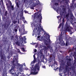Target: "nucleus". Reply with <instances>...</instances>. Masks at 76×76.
<instances>
[{"label":"nucleus","mask_w":76,"mask_h":76,"mask_svg":"<svg viewBox=\"0 0 76 76\" xmlns=\"http://www.w3.org/2000/svg\"><path fill=\"white\" fill-rule=\"evenodd\" d=\"M24 66H25V65L24 64Z\"/></svg>","instance_id":"f704fd0d"},{"label":"nucleus","mask_w":76,"mask_h":76,"mask_svg":"<svg viewBox=\"0 0 76 76\" xmlns=\"http://www.w3.org/2000/svg\"><path fill=\"white\" fill-rule=\"evenodd\" d=\"M55 5H57V6L58 5V4H57V3H55Z\"/></svg>","instance_id":"b1692460"},{"label":"nucleus","mask_w":76,"mask_h":76,"mask_svg":"<svg viewBox=\"0 0 76 76\" xmlns=\"http://www.w3.org/2000/svg\"><path fill=\"white\" fill-rule=\"evenodd\" d=\"M68 43L66 42V46H67L68 45Z\"/></svg>","instance_id":"9b49d317"},{"label":"nucleus","mask_w":76,"mask_h":76,"mask_svg":"<svg viewBox=\"0 0 76 76\" xmlns=\"http://www.w3.org/2000/svg\"><path fill=\"white\" fill-rule=\"evenodd\" d=\"M16 22H17V21H14L13 22V23L14 24H15V23H16Z\"/></svg>","instance_id":"1a4fd4ad"},{"label":"nucleus","mask_w":76,"mask_h":76,"mask_svg":"<svg viewBox=\"0 0 76 76\" xmlns=\"http://www.w3.org/2000/svg\"><path fill=\"white\" fill-rule=\"evenodd\" d=\"M31 44H32V43H31Z\"/></svg>","instance_id":"e433bc0d"},{"label":"nucleus","mask_w":76,"mask_h":76,"mask_svg":"<svg viewBox=\"0 0 76 76\" xmlns=\"http://www.w3.org/2000/svg\"><path fill=\"white\" fill-rule=\"evenodd\" d=\"M70 59H69V61H70Z\"/></svg>","instance_id":"c9c22d12"},{"label":"nucleus","mask_w":76,"mask_h":76,"mask_svg":"<svg viewBox=\"0 0 76 76\" xmlns=\"http://www.w3.org/2000/svg\"><path fill=\"white\" fill-rule=\"evenodd\" d=\"M68 29H69V27H66V30H67Z\"/></svg>","instance_id":"dca6fc26"},{"label":"nucleus","mask_w":76,"mask_h":76,"mask_svg":"<svg viewBox=\"0 0 76 76\" xmlns=\"http://www.w3.org/2000/svg\"><path fill=\"white\" fill-rule=\"evenodd\" d=\"M27 76V75H26V76Z\"/></svg>","instance_id":"58836bf2"},{"label":"nucleus","mask_w":76,"mask_h":76,"mask_svg":"<svg viewBox=\"0 0 76 76\" xmlns=\"http://www.w3.org/2000/svg\"><path fill=\"white\" fill-rule=\"evenodd\" d=\"M18 73H19V72H18Z\"/></svg>","instance_id":"4c0bfd02"},{"label":"nucleus","mask_w":76,"mask_h":76,"mask_svg":"<svg viewBox=\"0 0 76 76\" xmlns=\"http://www.w3.org/2000/svg\"><path fill=\"white\" fill-rule=\"evenodd\" d=\"M66 17H68V15H66Z\"/></svg>","instance_id":"cd10ccee"},{"label":"nucleus","mask_w":76,"mask_h":76,"mask_svg":"<svg viewBox=\"0 0 76 76\" xmlns=\"http://www.w3.org/2000/svg\"><path fill=\"white\" fill-rule=\"evenodd\" d=\"M38 17L39 18H40V19H42V16H41V15L40 14L38 16Z\"/></svg>","instance_id":"20e7f679"},{"label":"nucleus","mask_w":76,"mask_h":76,"mask_svg":"<svg viewBox=\"0 0 76 76\" xmlns=\"http://www.w3.org/2000/svg\"><path fill=\"white\" fill-rule=\"evenodd\" d=\"M64 42H63V43L62 44H61L62 45H64Z\"/></svg>","instance_id":"f8f14e48"},{"label":"nucleus","mask_w":76,"mask_h":76,"mask_svg":"<svg viewBox=\"0 0 76 76\" xmlns=\"http://www.w3.org/2000/svg\"><path fill=\"white\" fill-rule=\"evenodd\" d=\"M20 54H22V53H20Z\"/></svg>","instance_id":"72a5a7b5"},{"label":"nucleus","mask_w":76,"mask_h":76,"mask_svg":"<svg viewBox=\"0 0 76 76\" xmlns=\"http://www.w3.org/2000/svg\"><path fill=\"white\" fill-rule=\"evenodd\" d=\"M21 50H22L23 51H25V49L24 48H21Z\"/></svg>","instance_id":"423d86ee"},{"label":"nucleus","mask_w":76,"mask_h":76,"mask_svg":"<svg viewBox=\"0 0 76 76\" xmlns=\"http://www.w3.org/2000/svg\"><path fill=\"white\" fill-rule=\"evenodd\" d=\"M60 18V16H58L57 17V18Z\"/></svg>","instance_id":"393cba45"},{"label":"nucleus","mask_w":76,"mask_h":76,"mask_svg":"<svg viewBox=\"0 0 76 76\" xmlns=\"http://www.w3.org/2000/svg\"><path fill=\"white\" fill-rule=\"evenodd\" d=\"M35 63V60L34 59V60L32 62L31 64H31H34V63Z\"/></svg>","instance_id":"39448f33"},{"label":"nucleus","mask_w":76,"mask_h":76,"mask_svg":"<svg viewBox=\"0 0 76 76\" xmlns=\"http://www.w3.org/2000/svg\"><path fill=\"white\" fill-rule=\"evenodd\" d=\"M41 22V21H40V22Z\"/></svg>","instance_id":"a19ab883"},{"label":"nucleus","mask_w":76,"mask_h":76,"mask_svg":"<svg viewBox=\"0 0 76 76\" xmlns=\"http://www.w3.org/2000/svg\"><path fill=\"white\" fill-rule=\"evenodd\" d=\"M34 59H35V55H34L33 56Z\"/></svg>","instance_id":"4be33fe9"},{"label":"nucleus","mask_w":76,"mask_h":76,"mask_svg":"<svg viewBox=\"0 0 76 76\" xmlns=\"http://www.w3.org/2000/svg\"><path fill=\"white\" fill-rule=\"evenodd\" d=\"M30 68L31 69V72L34 75L38 74V73L39 70V66L38 64H37L35 66L31 65Z\"/></svg>","instance_id":"f257e3e1"},{"label":"nucleus","mask_w":76,"mask_h":76,"mask_svg":"<svg viewBox=\"0 0 76 76\" xmlns=\"http://www.w3.org/2000/svg\"><path fill=\"white\" fill-rule=\"evenodd\" d=\"M61 24H60V25H59V27H58V28H60V27H61Z\"/></svg>","instance_id":"6e6552de"},{"label":"nucleus","mask_w":76,"mask_h":76,"mask_svg":"<svg viewBox=\"0 0 76 76\" xmlns=\"http://www.w3.org/2000/svg\"><path fill=\"white\" fill-rule=\"evenodd\" d=\"M15 32H17V31H18V30L16 29H15Z\"/></svg>","instance_id":"ddd939ff"},{"label":"nucleus","mask_w":76,"mask_h":76,"mask_svg":"<svg viewBox=\"0 0 76 76\" xmlns=\"http://www.w3.org/2000/svg\"><path fill=\"white\" fill-rule=\"evenodd\" d=\"M42 31H44V29H42Z\"/></svg>","instance_id":"a878e982"},{"label":"nucleus","mask_w":76,"mask_h":76,"mask_svg":"<svg viewBox=\"0 0 76 76\" xmlns=\"http://www.w3.org/2000/svg\"><path fill=\"white\" fill-rule=\"evenodd\" d=\"M68 32H70V30H68Z\"/></svg>","instance_id":"c85d7f7f"},{"label":"nucleus","mask_w":76,"mask_h":76,"mask_svg":"<svg viewBox=\"0 0 76 76\" xmlns=\"http://www.w3.org/2000/svg\"><path fill=\"white\" fill-rule=\"evenodd\" d=\"M30 8H31V9H34V7H30Z\"/></svg>","instance_id":"2eb2a0df"},{"label":"nucleus","mask_w":76,"mask_h":76,"mask_svg":"<svg viewBox=\"0 0 76 76\" xmlns=\"http://www.w3.org/2000/svg\"><path fill=\"white\" fill-rule=\"evenodd\" d=\"M42 67L43 68H44V69H45V66H42Z\"/></svg>","instance_id":"9d476101"},{"label":"nucleus","mask_w":76,"mask_h":76,"mask_svg":"<svg viewBox=\"0 0 76 76\" xmlns=\"http://www.w3.org/2000/svg\"><path fill=\"white\" fill-rule=\"evenodd\" d=\"M60 39H61V38H59V40H60Z\"/></svg>","instance_id":"7c9ffc66"},{"label":"nucleus","mask_w":76,"mask_h":76,"mask_svg":"<svg viewBox=\"0 0 76 76\" xmlns=\"http://www.w3.org/2000/svg\"><path fill=\"white\" fill-rule=\"evenodd\" d=\"M11 7H12V10H14V8H13V7H14L13 5L11 6Z\"/></svg>","instance_id":"0eeeda50"},{"label":"nucleus","mask_w":76,"mask_h":76,"mask_svg":"<svg viewBox=\"0 0 76 76\" xmlns=\"http://www.w3.org/2000/svg\"><path fill=\"white\" fill-rule=\"evenodd\" d=\"M15 44L18 45V46H19V45H20V43H19V42H17Z\"/></svg>","instance_id":"7ed1b4c3"},{"label":"nucleus","mask_w":76,"mask_h":76,"mask_svg":"<svg viewBox=\"0 0 76 76\" xmlns=\"http://www.w3.org/2000/svg\"><path fill=\"white\" fill-rule=\"evenodd\" d=\"M34 30L35 29L36 31L37 30V31L40 30V29H41V27L40 25L38 24H37V23H35V24L34 26Z\"/></svg>","instance_id":"f03ea898"},{"label":"nucleus","mask_w":76,"mask_h":76,"mask_svg":"<svg viewBox=\"0 0 76 76\" xmlns=\"http://www.w3.org/2000/svg\"><path fill=\"white\" fill-rule=\"evenodd\" d=\"M14 69L13 68H11V72H12V70H13V69Z\"/></svg>","instance_id":"4468645a"},{"label":"nucleus","mask_w":76,"mask_h":76,"mask_svg":"<svg viewBox=\"0 0 76 76\" xmlns=\"http://www.w3.org/2000/svg\"><path fill=\"white\" fill-rule=\"evenodd\" d=\"M47 36H48V35L47 34Z\"/></svg>","instance_id":"473e14b6"},{"label":"nucleus","mask_w":76,"mask_h":76,"mask_svg":"<svg viewBox=\"0 0 76 76\" xmlns=\"http://www.w3.org/2000/svg\"><path fill=\"white\" fill-rule=\"evenodd\" d=\"M61 76H62V75H61Z\"/></svg>","instance_id":"ea45409f"},{"label":"nucleus","mask_w":76,"mask_h":76,"mask_svg":"<svg viewBox=\"0 0 76 76\" xmlns=\"http://www.w3.org/2000/svg\"><path fill=\"white\" fill-rule=\"evenodd\" d=\"M62 21L63 22H64V19H63L62 20Z\"/></svg>","instance_id":"a211bd4d"},{"label":"nucleus","mask_w":76,"mask_h":76,"mask_svg":"<svg viewBox=\"0 0 76 76\" xmlns=\"http://www.w3.org/2000/svg\"><path fill=\"white\" fill-rule=\"evenodd\" d=\"M39 40H40V41H41V40H42V39H39Z\"/></svg>","instance_id":"c756f323"},{"label":"nucleus","mask_w":76,"mask_h":76,"mask_svg":"<svg viewBox=\"0 0 76 76\" xmlns=\"http://www.w3.org/2000/svg\"><path fill=\"white\" fill-rule=\"evenodd\" d=\"M23 31L24 33V34H25V29H23Z\"/></svg>","instance_id":"f3484780"},{"label":"nucleus","mask_w":76,"mask_h":76,"mask_svg":"<svg viewBox=\"0 0 76 76\" xmlns=\"http://www.w3.org/2000/svg\"><path fill=\"white\" fill-rule=\"evenodd\" d=\"M40 35V33H39L38 34V35Z\"/></svg>","instance_id":"bb28decb"},{"label":"nucleus","mask_w":76,"mask_h":76,"mask_svg":"<svg viewBox=\"0 0 76 76\" xmlns=\"http://www.w3.org/2000/svg\"><path fill=\"white\" fill-rule=\"evenodd\" d=\"M34 52H36V51H37L36 49H35L34 50Z\"/></svg>","instance_id":"6ab92c4d"},{"label":"nucleus","mask_w":76,"mask_h":76,"mask_svg":"<svg viewBox=\"0 0 76 76\" xmlns=\"http://www.w3.org/2000/svg\"><path fill=\"white\" fill-rule=\"evenodd\" d=\"M40 37V36H38L37 37V38H39Z\"/></svg>","instance_id":"412c9836"},{"label":"nucleus","mask_w":76,"mask_h":76,"mask_svg":"<svg viewBox=\"0 0 76 76\" xmlns=\"http://www.w3.org/2000/svg\"><path fill=\"white\" fill-rule=\"evenodd\" d=\"M20 71H21V72H22V70H23V69H21V68H20Z\"/></svg>","instance_id":"aec40b11"},{"label":"nucleus","mask_w":76,"mask_h":76,"mask_svg":"<svg viewBox=\"0 0 76 76\" xmlns=\"http://www.w3.org/2000/svg\"><path fill=\"white\" fill-rule=\"evenodd\" d=\"M59 75H60V74H59Z\"/></svg>","instance_id":"79ce46f5"},{"label":"nucleus","mask_w":76,"mask_h":76,"mask_svg":"<svg viewBox=\"0 0 76 76\" xmlns=\"http://www.w3.org/2000/svg\"><path fill=\"white\" fill-rule=\"evenodd\" d=\"M21 65L22 66H23V64H21Z\"/></svg>","instance_id":"2f4dec72"},{"label":"nucleus","mask_w":76,"mask_h":76,"mask_svg":"<svg viewBox=\"0 0 76 76\" xmlns=\"http://www.w3.org/2000/svg\"><path fill=\"white\" fill-rule=\"evenodd\" d=\"M25 13H28V12L26 11H25Z\"/></svg>","instance_id":"5701e85b"}]
</instances>
